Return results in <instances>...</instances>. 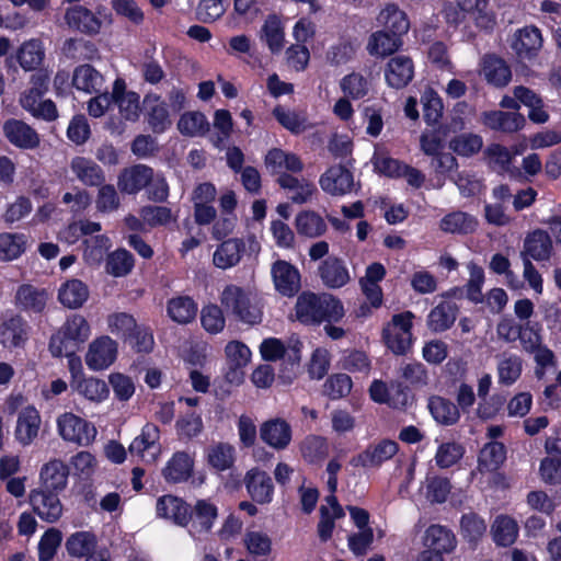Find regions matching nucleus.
Returning <instances> with one entry per match:
<instances>
[{
	"label": "nucleus",
	"instance_id": "nucleus-1",
	"mask_svg": "<svg viewBox=\"0 0 561 561\" xmlns=\"http://www.w3.org/2000/svg\"><path fill=\"white\" fill-rule=\"evenodd\" d=\"M295 310L297 319L305 324L337 321L344 314L343 306L339 299L328 294L318 296L309 291L298 296Z\"/></svg>",
	"mask_w": 561,
	"mask_h": 561
},
{
	"label": "nucleus",
	"instance_id": "nucleus-2",
	"mask_svg": "<svg viewBox=\"0 0 561 561\" xmlns=\"http://www.w3.org/2000/svg\"><path fill=\"white\" fill-rule=\"evenodd\" d=\"M90 336V325L88 321L80 314H73L68 318L60 329L53 334L49 341V351L54 357H69L70 367L78 358L73 355Z\"/></svg>",
	"mask_w": 561,
	"mask_h": 561
},
{
	"label": "nucleus",
	"instance_id": "nucleus-3",
	"mask_svg": "<svg viewBox=\"0 0 561 561\" xmlns=\"http://www.w3.org/2000/svg\"><path fill=\"white\" fill-rule=\"evenodd\" d=\"M221 305L226 312L247 324H257L262 321V309L257 302L241 287L227 286L221 293Z\"/></svg>",
	"mask_w": 561,
	"mask_h": 561
},
{
	"label": "nucleus",
	"instance_id": "nucleus-4",
	"mask_svg": "<svg viewBox=\"0 0 561 561\" xmlns=\"http://www.w3.org/2000/svg\"><path fill=\"white\" fill-rule=\"evenodd\" d=\"M412 319L413 313L410 311L394 314L382 331L387 347L397 355L405 354L411 347Z\"/></svg>",
	"mask_w": 561,
	"mask_h": 561
},
{
	"label": "nucleus",
	"instance_id": "nucleus-5",
	"mask_svg": "<svg viewBox=\"0 0 561 561\" xmlns=\"http://www.w3.org/2000/svg\"><path fill=\"white\" fill-rule=\"evenodd\" d=\"M58 430L64 439L82 446L92 443L96 436V430L91 423L72 413L59 416Z\"/></svg>",
	"mask_w": 561,
	"mask_h": 561
},
{
	"label": "nucleus",
	"instance_id": "nucleus-6",
	"mask_svg": "<svg viewBox=\"0 0 561 561\" xmlns=\"http://www.w3.org/2000/svg\"><path fill=\"white\" fill-rule=\"evenodd\" d=\"M28 502L34 513L47 523H56L62 515L64 505L58 492L34 489L28 494Z\"/></svg>",
	"mask_w": 561,
	"mask_h": 561
},
{
	"label": "nucleus",
	"instance_id": "nucleus-7",
	"mask_svg": "<svg viewBox=\"0 0 561 561\" xmlns=\"http://www.w3.org/2000/svg\"><path fill=\"white\" fill-rule=\"evenodd\" d=\"M543 45L541 31L534 26H525L517 30L512 39L511 47L518 60L535 59Z\"/></svg>",
	"mask_w": 561,
	"mask_h": 561
},
{
	"label": "nucleus",
	"instance_id": "nucleus-8",
	"mask_svg": "<svg viewBox=\"0 0 561 561\" xmlns=\"http://www.w3.org/2000/svg\"><path fill=\"white\" fill-rule=\"evenodd\" d=\"M160 431L159 427L152 423H147L129 445L130 455L140 457L145 462H154L161 453L159 445Z\"/></svg>",
	"mask_w": 561,
	"mask_h": 561
},
{
	"label": "nucleus",
	"instance_id": "nucleus-9",
	"mask_svg": "<svg viewBox=\"0 0 561 561\" xmlns=\"http://www.w3.org/2000/svg\"><path fill=\"white\" fill-rule=\"evenodd\" d=\"M399 450L397 442L391 439H381L376 444H370L367 448L353 457L351 463L355 467L375 468L381 466L385 461L391 459Z\"/></svg>",
	"mask_w": 561,
	"mask_h": 561
},
{
	"label": "nucleus",
	"instance_id": "nucleus-10",
	"mask_svg": "<svg viewBox=\"0 0 561 561\" xmlns=\"http://www.w3.org/2000/svg\"><path fill=\"white\" fill-rule=\"evenodd\" d=\"M116 354V342L108 336H101L89 345L85 364L92 370H102L114 363Z\"/></svg>",
	"mask_w": 561,
	"mask_h": 561
},
{
	"label": "nucleus",
	"instance_id": "nucleus-11",
	"mask_svg": "<svg viewBox=\"0 0 561 561\" xmlns=\"http://www.w3.org/2000/svg\"><path fill=\"white\" fill-rule=\"evenodd\" d=\"M275 289L283 296L293 297L300 289V274L290 263L278 260L271 268Z\"/></svg>",
	"mask_w": 561,
	"mask_h": 561
},
{
	"label": "nucleus",
	"instance_id": "nucleus-12",
	"mask_svg": "<svg viewBox=\"0 0 561 561\" xmlns=\"http://www.w3.org/2000/svg\"><path fill=\"white\" fill-rule=\"evenodd\" d=\"M243 482L253 502L261 505L272 502L274 484L267 472L252 468L245 473Z\"/></svg>",
	"mask_w": 561,
	"mask_h": 561
},
{
	"label": "nucleus",
	"instance_id": "nucleus-13",
	"mask_svg": "<svg viewBox=\"0 0 561 561\" xmlns=\"http://www.w3.org/2000/svg\"><path fill=\"white\" fill-rule=\"evenodd\" d=\"M291 426L280 417L270 419L260 426V437L270 447L283 450L291 442Z\"/></svg>",
	"mask_w": 561,
	"mask_h": 561
},
{
	"label": "nucleus",
	"instance_id": "nucleus-14",
	"mask_svg": "<svg viewBox=\"0 0 561 561\" xmlns=\"http://www.w3.org/2000/svg\"><path fill=\"white\" fill-rule=\"evenodd\" d=\"M379 26L385 31L403 36L410 30L408 14L394 2L386 3L376 16Z\"/></svg>",
	"mask_w": 561,
	"mask_h": 561
},
{
	"label": "nucleus",
	"instance_id": "nucleus-15",
	"mask_svg": "<svg viewBox=\"0 0 561 561\" xmlns=\"http://www.w3.org/2000/svg\"><path fill=\"white\" fill-rule=\"evenodd\" d=\"M353 185V174L341 164L329 168L320 178L321 188L331 195H344L352 191Z\"/></svg>",
	"mask_w": 561,
	"mask_h": 561
},
{
	"label": "nucleus",
	"instance_id": "nucleus-16",
	"mask_svg": "<svg viewBox=\"0 0 561 561\" xmlns=\"http://www.w3.org/2000/svg\"><path fill=\"white\" fill-rule=\"evenodd\" d=\"M153 179V170L144 164L124 169L118 175L117 186L121 192L136 194L148 186Z\"/></svg>",
	"mask_w": 561,
	"mask_h": 561
},
{
	"label": "nucleus",
	"instance_id": "nucleus-17",
	"mask_svg": "<svg viewBox=\"0 0 561 561\" xmlns=\"http://www.w3.org/2000/svg\"><path fill=\"white\" fill-rule=\"evenodd\" d=\"M319 277L328 288H341L351 280L350 272L343 260L329 256L321 262L318 268Z\"/></svg>",
	"mask_w": 561,
	"mask_h": 561
},
{
	"label": "nucleus",
	"instance_id": "nucleus-18",
	"mask_svg": "<svg viewBox=\"0 0 561 561\" xmlns=\"http://www.w3.org/2000/svg\"><path fill=\"white\" fill-rule=\"evenodd\" d=\"M414 76V65L410 57H392L386 67L385 77L387 83L394 89L407 87Z\"/></svg>",
	"mask_w": 561,
	"mask_h": 561
},
{
	"label": "nucleus",
	"instance_id": "nucleus-19",
	"mask_svg": "<svg viewBox=\"0 0 561 561\" xmlns=\"http://www.w3.org/2000/svg\"><path fill=\"white\" fill-rule=\"evenodd\" d=\"M8 140L22 149H34L39 145L38 134L27 124L19 119H9L3 125Z\"/></svg>",
	"mask_w": 561,
	"mask_h": 561
},
{
	"label": "nucleus",
	"instance_id": "nucleus-20",
	"mask_svg": "<svg viewBox=\"0 0 561 561\" xmlns=\"http://www.w3.org/2000/svg\"><path fill=\"white\" fill-rule=\"evenodd\" d=\"M482 123L493 130L512 134L522 129L526 119L518 112L490 111L482 114Z\"/></svg>",
	"mask_w": 561,
	"mask_h": 561
},
{
	"label": "nucleus",
	"instance_id": "nucleus-21",
	"mask_svg": "<svg viewBox=\"0 0 561 561\" xmlns=\"http://www.w3.org/2000/svg\"><path fill=\"white\" fill-rule=\"evenodd\" d=\"M112 98L117 104L123 118L134 122L139 117V95L134 91H126V83L124 80L117 79L114 82Z\"/></svg>",
	"mask_w": 561,
	"mask_h": 561
},
{
	"label": "nucleus",
	"instance_id": "nucleus-22",
	"mask_svg": "<svg viewBox=\"0 0 561 561\" xmlns=\"http://www.w3.org/2000/svg\"><path fill=\"white\" fill-rule=\"evenodd\" d=\"M551 252L552 241L550 236L546 231L538 229L525 238L520 256L523 261H525V257L534 259L535 261H546L550 257Z\"/></svg>",
	"mask_w": 561,
	"mask_h": 561
},
{
	"label": "nucleus",
	"instance_id": "nucleus-23",
	"mask_svg": "<svg viewBox=\"0 0 561 561\" xmlns=\"http://www.w3.org/2000/svg\"><path fill=\"white\" fill-rule=\"evenodd\" d=\"M481 73L488 83L496 88H504L512 80L510 66L496 55H485L483 57Z\"/></svg>",
	"mask_w": 561,
	"mask_h": 561
},
{
	"label": "nucleus",
	"instance_id": "nucleus-24",
	"mask_svg": "<svg viewBox=\"0 0 561 561\" xmlns=\"http://www.w3.org/2000/svg\"><path fill=\"white\" fill-rule=\"evenodd\" d=\"M423 540L427 551H436L440 556L453 552L457 546L454 533L442 525H431L425 530Z\"/></svg>",
	"mask_w": 561,
	"mask_h": 561
},
{
	"label": "nucleus",
	"instance_id": "nucleus-25",
	"mask_svg": "<svg viewBox=\"0 0 561 561\" xmlns=\"http://www.w3.org/2000/svg\"><path fill=\"white\" fill-rule=\"evenodd\" d=\"M70 170L77 180L85 186H100L105 181L102 168L85 157H75L70 161Z\"/></svg>",
	"mask_w": 561,
	"mask_h": 561
},
{
	"label": "nucleus",
	"instance_id": "nucleus-26",
	"mask_svg": "<svg viewBox=\"0 0 561 561\" xmlns=\"http://www.w3.org/2000/svg\"><path fill=\"white\" fill-rule=\"evenodd\" d=\"M69 469L65 462L54 459L41 470V486L39 490H48L51 492L62 491L68 481Z\"/></svg>",
	"mask_w": 561,
	"mask_h": 561
},
{
	"label": "nucleus",
	"instance_id": "nucleus-27",
	"mask_svg": "<svg viewBox=\"0 0 561 561\" xmlns=\"http://www.w3.org/2000/svg\"><path fill=\"white\" fill-rule=\"evenodd\" d=\"M65 20L70 27L87 34H96L101 28V21L83 5L69 8L66 11Z\"/></svg>",
	"mask_w": 561,
	"mask_h": 561
},
{
	"label": "nucleus",
	"instance_id": "nucleus-28",
	"mask_svg": "<svg viewBox=\"0 0 561 561\" xmlns=\"http://www.w3.org/2000/svg\"><path fill=\"white\" fill-rule=\"evenodd\" d=\"M41 426V416L36 409H23L16 422L15 437L23 445H30L37 436Z\"/></svg>",
	"mask_w": 561,
	"mask_h": 561
},
{
	"label": "nucleus",
	"instance_id": "nucleus-29",
	"mask_svg": "<svg viewBox=\"0 0 561 561\" xmlns=\"http://www.w3.org/2000/svg\"><path fill=\"white\" fill-rule=\"evenodd\" d=\"M401 45V36L379 30L369 36L366 49L371 56L387 57L396 53Z\"/></svg>",
	"mask_w": 561,
	"mask_h": 561
},
{
	"label": "nucleus",
	"instance_id": "nucleus-30",
	"mask_svg": "<svg viewBox=\"0 0 561 561\" xmlns=\"http://www.w3.org/2000/svg\"><path fill=\"white\" fill-rule=\"evenodd\" d=\"M276 182L282 188L293 192L290 201L295 204L309 202L316 191L314 185L307 179H298L288 173H282Z\"/></svg>",
	"mask_w": 561,
	"mask_h": 561
},
{
	"label": "nucleus",
	"instance_id": "nucleus-31",
	"mask_svg": "<svg viewBox=\"0 0 561 561\" xmlns=\"http://www.w3.org/2000/svg\"><path fill=\"white\" fill-rule=\"evenodd\" d=\"M157 514L160 517L172 519L181 526L188 523V506L181 499L173 495H164L158 499Z\"/></svg>",
	"mask_w": 561,
	"mask_h": 561
},
{
	"label": "nucleus",
	"instance_id": "nucleus-32",
	"mask_svg": "<svg viewBox=\"0 0 561 561\" xmlns=\"http://www.w3.org/2000/svg\"><path fill=\"white\" fill-rule=\"evenodd\" d=\"M513 94L519 103L529 107L528 117L536 124H543L549 119V114L543 110L542 99L529 88L517 85L513 89Z\"/></svg>",
	"mask_w": 561,
	"mask_h": 561
},
{
	"label": "nucleus",
	"instance_id": "nucleus-33",
	"mask_svg": "<svg viewBox=\"0 0 561 561\" xmlns=\"http://www.w3.org/2000/svg\"><path fill=\"white\" fill-rule=\"evenodd\" d=\"M458 307L451 301H442L433 308L427 317V327L433 332H444L456 321Z\"/></svg>",
	"mask_w": 561,
	"mask_h": 561
},
{
	"label": "nucleus",
	"instance_id": "nucleus-34",
	"mask_svg": "<svg viewBox=\"0 0 561 561\" xmlns=\"http://www.w3.org/2000/svg\"><path fill=\"white\" fill-rule=\"evenodd\" d=\"M245 245L241 239L224 241L214 253V264L222 270L236 266L244 252Z\"/></svg>",
	"mask_w": 561,
	"mask_h": 561
},
{
	"label": "nucleus",
	"instance_id": "nucleus-35",
	"mask_svg": "<svg viewBox=\"0 0 561 561\" xmlns=\"http://www.w3.org/2000/svg\"><path fill=\"white\" fill-rule=\"evenodd\" d=\"M104 83L103 76L91 65L78 66L72 76V84L87 93H100Z\"/></svg>",
	"mask_w": 561,
	"mask_h": 561
},
{
	"label": "nucleus",
	"instance_id": "nucleus-36",
	"mask_svg": "<svg viewBox=\"0 0 561 561\" xmlns=\"http://www.w3.org/2000/svg\"><path fill=\"white\" fill-rule=\"evenodd\" d=\"M167 313L179 324L192 322L197 314V305L188 296L173 297L167 302Z\"/></svg>",
	"mask_w": 561,
	"mask_h": 561
},
{
	"label": "nucleus",
	"instance_id": "nucleus-37",
	"mask_svg": "<svg viewBox=\"0 0 561 561\" xmlns=\"http://www.w3.org/2000/svg\"><path fill=\"white\" fill-rule=\"evenodd\" d=\"M193 471V459L184 451H178L169 460L162 473L168 482L178 483L187 480Z\"/></svg>",
	"mask_w": 561,
	"mask_h": 561
},
{
	"label": "nucleus",
	"instance_id": "nucleus-38",
	"mask_svg": "<svg viewBox=\"0 0 561 561\" xmlns=\"http://www.w3.org/2000/svg\"><path fill=\"white\" fill-rule=\"evenodd\" d=\"M490 0H456L458 8L470 14L476 25L481 28H492L494 25V16L489 9Z\"/></svg>",
	"mask_w": 561,
	"mask_h": 561
},
{
	"label": "nucleus",
	"instance_id": "nucleus-39",
	"mask_svg": "<svg viewBox=\"0 0 561 561\" xmlns=\"http://www.w3.org/2000/svg\"><path fill=\"white\" fill-rule=\"evenodd\" d=\"M1 343L9 347H21L27 340V327L21 317L7 320L0 330Z\"/></svg>",
	"mask_w": 561,
	"mask_h": 561
},
{
	"label": "nucleus",
	"instance_id": "nucleus-40",
	"mask_svg": "<svg viewBox=\"0 0 561 561\" xmlns=\"http://www.w3.org/2000/svg\"><path fill=\"white\" fill-rule=\"evenodd\" d=\"M89 297V289L80 279L65 283L58 293L59 301L67 308H80Z\"/></svg>",
	"mask_w": 561,
	"mask_h": 561
},
{
	"label": "nucleus",
	"instance_id": "nucleus-41",
	"mask_svg": "<svg viewBox=\"0 0 561 561\" xmlns=\"http://www.w3.org/2000/svg\"><path fill=\"white\" fill-rule=\"evenodd\" d=\"M499 383L511 386L515 383L523 371V359L515 354L503 353L497 362Z\"/></svg>",
	"mask_w": 561,
	"mask_h": 561
},
{
	"label": "nucleus",
	"instance_id": "nucleus-42",
	"mask_svg": "<svg viewBox=\"0 0 561 561\" xmlns=\"http://www.w3.org/2000/svg\"><path fill=\"white\" fill-rule=\"evenodd\" d=\"M260 36L273 54H278L283 49L285 34L282 22L277 15L272 14L267 16L261 28Z\"/></svg>",
	"mask_w": 561,
	"mask_h": 561
},
{
	"label": "nucleus",
	"instance_id": "nucleus-43",
	"mask_svg": "<svg viewBox=\"0 0 561 561\" xmlns=\"http://www.w3.org/2000/svg\"><path fill=\"white\" fill-rule=\"evenodd\" d=\"M491 534L497 546L508 547L513 545L518 535L517 523L506 515L497 516L492 526Z\"/></svg>",
	"mask_w": 561,
	"mask_h": 561
},
{
	"label": "nucleus",
	"instance_id": "nucleus-44",
	"mask_svg": "<svg viewBox=\"0 0 561 561\" xmlns=\"http://www.w3.org/2000/svg\"><path fill=\"white\" fill-rule=\"evenodd\" d=\"M506 459L505 446L499 442H491L484 445L479 455V470L492 472L500 468Z\"/></svg>",
	"mask_w": 561,
	"mask_h": 561
},
{
	"label": "nucleus",
	"instance_id": "nucleus-45",
	"mask_svg": "<svg viewBox=\"0 0 561 561\" xmlns=\"http://www.w3.org/2000/svg\"><path fill=\"white\" fill-rule=\"evenodd\" d=\"M302 458L309 463H321L329 456L327 439L318 435H308L300 443Z\"/></svg>",
	"mask_w": 561,
	"mask_h": 561
},
{
	"label": "nucleus",
	"instance_id": "nucleus-46",
	"mask_svg": "<svg viewBox=\"0 0 561 561\" xmlns=\"http://www.w3.org/2000/svg\"><path fill=\"white\" fill-rule=\"evenodd\" d=\"M428 409L433 417L443 425H453L459 420V410L451 401L442 397H432Z\"/></svg>",
	"mask_w": 561,
	"mask_h": 561
},
{
	"label": "nucleus",
	"instance_id": "nucleus-47",
	"mask_svg": "<svg viewBox=\"0 0 561 561\" xmlns=\"http://www.w3.org/2000/svg\"><path fill=\"white\" fill-rule=\"evenodd\" d=\"M296 229L299 234L308 238H317L327 231L323 218L312 210H305L296 217Z\"/></svg>",
	"mask_w": 561,
	"mask_h": 561
},
{
	"label": "nucleus",
	"instance_id": "nucleus-48",
	"mask_svg": "<svg viewBox=\"0 0 561 561\" xmlns=\"http://www.w3.org/2000/svg\"><path fill=\"white\" fill-rule=\"evenodd\" d=\"M439 227L444 232L467 234L476 230L477 220L466 213L454 211L440 220Z\"/></svg>",
	"mask_w": 561,
	"mask_h": 561
},
{
	"label": "nucleus",
	"instance_id": "nucleus-49",
	"mask_svg": "<svg viewBox=\"0 0 561 561\" xmlns=\"http://www.w3.org/2000/svg\"><path fill=\"white\" fill-rule=\"evenodd\" d=\"M44 56L42 43L38 39H31L20 47L18 60L24 70L30 71L42 65Z\"/></svg>",
	"mask_w": 561,
	"mask_h": 561
},
{
	"label": "nucleus",
	"instance_id": "nucleus-50",
	"mask_svg": "<svg viewBox=\"0 0 561 561\" xmlns=\"http://www.w3.org/2000/svg\"><path fill=\"white\" fill-rule=\"evenodd\" d=\"M216 517L217 507L207 500H198L188 512V519H193V527H199V531H209Z\"/></svg>",
	"mask_w": 561,
	"mask_h": 561
},
{
	"label": "nucleus",
	"instance_id": "nucleus-51",
	"mask_svg": "<svg viewBox=\"0 0 561 561\" xmlns=\"http://www.w3.org/2000/svg\"><path fill=\"white\" fill-rule=\"evenodd\" d=\"M178 129L184 136H203L209 130V123L201 112H186L181 116Z\"/></svg>",
	"mask_w": 561,
	"mask_h": 561
},
{
	"label": "nucleus",
	"instance_id": "nucleus-52",
	"mask_svg": "<svg viewBox=\"0 0 561 561\" xmlns=\"http://www.w3.org/2000/svg\"><path fill=\"white\" fill-rule=\"evenodd\" d=\"M156 102L153 106L148 110V124L154 133L164 131L170 125L169 112L167 105L160 101V96L157 94H149L145 99V103Z\"/></svg>",
	"mask_w": 561,
	"mask_h": 561
},
{
	"label": "nucleus",
	"instance_id": "nucleus-53",
	"mask_svg": "<svg viewBox=\"0 0 561 561\" xmlns=\"http://www.w3.org/2000/svg\"><path fill=\"white\" fill-rule=\"evenodd\" d=\"M62 51L67 58L76 61L92 60L98 56L95 45L84 39H67L64 44Z\"/></svg>",
	"mask_w": 561,
	"mask_h": 561
},
{
	"label": "nucleus",
	"instance_id": "nucleus-54",
	"mask_svg": "<svg viewBox=\"0 0 561 561\" xmlns=\"http://www.w3.org/2000/svg\"><path fill=\"white\" fill-rule=\"evenodd\" d=\"M273 115L284 128L293 134H301L308 127L306 116L285 108L284 106H276L273 110Z\"/></svg>",
	"mask_w": 561,
	"mask_h": 561
},
{
	"label": "nucleus",
	"instance_id": "nucleus-55",
	"mask_svg": "<svg viewBox=\"0 0 561 561\" xmlns=\"http://www.w3.org/2000/svg\"><path fill=\"white\" fill-rule=\"evenodd\" d=\"M95 547L94 535L88 531H79L71 535L66 542L67 551L73 557H88Z\"/></svg>",
	"mask_w": 561,
	"mask_h": 561
},
{
	"label": "nucleus",
	"instance_id": "nucleus-56",
	"mask_svg": "<svg viewBox=\"0 0 561 561\" xmlns=\"http://www.w3.org/2000/svg\"><path fill=\"white\" fill-rule=\"evenodd\" d=\"M25 250V238L18 233L0 234V260L11 261L19 257Z\"/></svg>",
	"mask_w": 561,
	"mask_h": 561
},
{
	"label": "nucleus",
	"instance_id": "nucleus-57",
	"mask_svg": "<svg viewBox=\"0 0 561 561\" xmlns=\"http://www.w3.org/2000/svg\"><path fill=\"white\" fill-rule=\"evenodd\" d=\"M134 266L133 255L119 249L107 255L106 272L113 276L119 277L127 275Z\"/></svg>",
	"mask_w": 561,
	"mask_h": 561
},
{
	"label": "nucleus",
	"instance_id": "nucleus-58",
	"mask_svg": "<svg viewBox=\"0 0 561 561\" xmlns=\"http://www.w3.org/2000/svg\"><path fill=\"white\" fill-rule=\"evenodd\" d=\"M76 390L93 402H101L108 394V388L105 381L98 378H84L77 382Z\"/></svg>",
	"mask_w": 561,
	"mask_h": 561
},
{
	"label": "nucleus",
	"instance_id": "nucleus-59",
	"mask_svg": "<svg viewBox=\"0 0 561 561\" xmlns=\"http://www.w3.org/2000/svg\"><path fill=\"white\" fill-rule=\"evenodd\" d=\"M234 461V448L228 443H218L208 451V462L217 470L229 469Z\"/></svg>",
	"mask_w": 561,
	"mask_h": 561
},
{
	"label": "nucleus",
	"instance_id": "nucleus-60",
	"mask_svg": "<svg viewBox=\"0 0 561 561\" xmlns=\"http://www.w3.org/2000/svg\"><path fill=\"white\" fill-rule=\"evenodd\" d=\"M482 145V138L479 135L461 134L450 140L449 148L459 156L470 157L479 152Z\"/></svg>",
	"mask_w": 561,
	"mask_h": 561
},
{
	"label": "nucleus",
	"instance_id": "nucleus-61",
	"mask_svg": "<svg viewBox=\"0 0 561 561\" xmlns=\"http://www.w3.org/2000/svg\"><path fill=\"white\" fill-rule=\"evenodd\" d=\"M225 352L230 369L232 370L231 374L234 376L237 375V369L244 367L251 358L249 347L239 341L229 342ZM228 375H230V373Z\"/></svg>",
	"mask_w": 561,
	"mask_h": 561
},
{
	"label": "nucleus",
	"instance_id": "nucleus-62",
	"mask_svg": "<svg viewBox=\"0 0 561 561\" xmlns=\"http://www.w3.org/2000/svg\"><path fill=\"white\" fill-rule=\"evenodd\" d=\"M352 389V379L346 374L329 377L323 385V393L332 400L347 396Z\"/></svg>",
	"mask_w": 561,
	"mask_h": 561
},
{
	"label": "nucleus",
	"instance_id": "nucleus-63",
	"mask_svg": "<svg viewBox=\"0 0 561 561\" xmlns=\"http://www.w3.org/2000/svg\"><path fill=\"white\" fill-rule=\"evenodd\" d=\"M62 535L56 528H49L41 538L38 543L39 561H49L54 558L57 548L60 546Z\"/></svg>",
	"mask_w": 561,
	"mask_h": 561
},
{
	"label": "nucleus",
	"instance_id": "nucleus-64",
	"mask_svg": "<svg viewBox=\"0 0 561 561\" xmlns=\"http://www.w3.org/2000/svg\"><path fill=\"white\" fill-rule=\"evenodd\" d=\"M107 323L112 333L121 334L125 340L128 339L138 327L134 317L125 312L108 316Z\"/></svg>",
	"mask_w": 561,
	"mask_h": 561
}]
</instances>
